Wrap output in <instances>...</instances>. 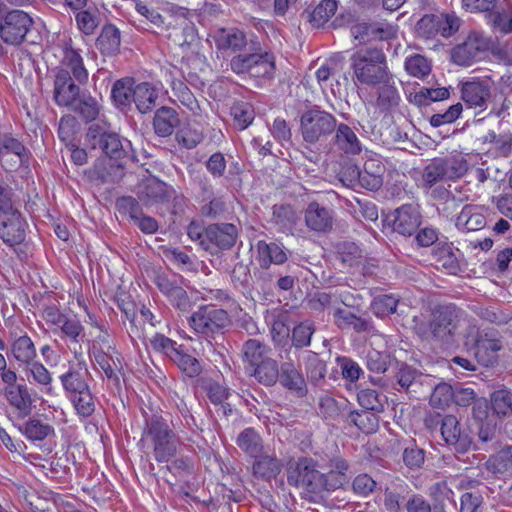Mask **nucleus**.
Masks as SVG:
<instances>
[{"instance_id":"nucleus-60","label":"nucleus","mask_w":512,"mask_h":512,"mask_svg":"<svg viewBox=\"0 0 512 512\" xmlns=\"http://www.w3.org/2000/svg\"><path fill=\"white\" fill-rule=\"evenodd\" d=\"M444 158H434L423 170L422 180L426 187L447 179Z\"/></svg>"},{"instance_id":"nucleus-47","label":"nucleus","mask_w":512,"mask_h":512,"mask_svg":"<svg viewBox=\"0 0 512 512\" xmlns=\"http://www.w3.org/2000/svg\"><path fill=\"white\" fill-rule=\"evenodd\" d=\"M370 411L371 410H352L345 415V419L348 423L355 425L362 432L370 434L376 432L379 427L378 416Z\"/></svg>"},{"instance_id":"nucleus-28","label":"nucleus","mask_w":512,"mask_h":512,"mask_svg":"<svg viewBox=\"0 0 512 512\" xmlns=\"http://www.w3.org/2000/svg\"><path fill=\"white\" fill-rule=\"evenodd\" d=\"M334 323L341 330L352 329L357 333L367 332L372 328L371 322L368 318L358 316L355 313L337 308L334 311Z\"/></svg>"},{"instance_id":"nucleus-19","label":"nucleus","mask_w":512,"mask_h":512,"mask_svg":"<svg viewBox=\"0 0 512 512\" xmlns=\"http://www.w3.org/2000/svg\"><path fill=\"white\" fill-rule=\"evenodd\" d=\"M433 262L438 269L450 275H458L462 269V253L452 243H438L431 253Z\"/></svg>"},{"instance_id":"nucleus-62","label":"nucleus","mask_w":512,"mask_h":512,"mask_svg":"<svg viewBox=\"0 0 512 512\" xmlns=\"http://www.w3.org/2000/svg\"><path fill=\"white\" fill-rule=\"evenodd\" d=\"M491 406L499 416L512 415V393L506 389L494 391L491 395Z\"/></svg>"},{"instance_id":"nucleus-6","label":"nucleus","mask_w":512,"mask_h":512,"mask_svg":"<svg viewBox=\"0 0 512 512\" xmlns=\"http://www.w3.org/2000/svg\"><path fill=\"white\" fill-rule=\"evenodd\" d=\"M336 118L318 106L306 110L300 117V130L303 140L309 144L331 135L336 129Z\"/></svg>"},{"instance_id":"nucleus-22","label":"nucleus","mask_w":512,"mask_h":512,"mask_svg":"<svg viewBox=\"0 0 512 512\" xmlns=\"http://www.w3.org/2000/svg\"><path fill=\"white\" fill-rule=\"evenodd\" d=\"M351 35L360 43L389 40L396 36V29L388 23H356L350 28Z\"/></svg>"},{"instance_id":"nucleus-50","label":"nucleus","mask_w":512,"mask_h":512,"mask_svg":"<svg viewBox=\"0 0 512 512\" xmlns=\"http://www.w3.org/2000/svg\"><path fill=\"white\" fill-rule=\"evenodd\" d=\"M450 92L447 88H427L421 87L414 94L410 95V102L418 107L428 106L432 102L443 101L448 99Z\"/></svg>"},{"instance_id":"nucleus-23","label":"nucleus","mask_w":512,"mask_h":512,"mask_svg":"<svg viewBox=\"0 0 512 512\" xmlns=\"http://www.w3.org/2000/svg\"><path fill=\"white\" fill-rule=\"evenodd\" d=\"M3 394L17 419L24 420L31 415L34 400L26 384L3 390Z\"/></svg>"},{"instance_id":"nucleus-31","label":"nucleus","mask_w":512,"mask_h":512,"mask_svg":"<svg viewBox=\"0 0 512 512\" xmlns=\"http://www.w3.org/2000/svg\"><path fill=\"white\" fill-rule=\"evenodd\" d=\"M158 92L150 83L141 82L134 86L132 102L141 114L151 112L156 106Z\"/></svg>"},{"instance_id":"nucleus-36","label":"nucleus","mask_w":512,"mask_h":512,"mask_svg":"<svg viewBox=\"0 0 512 512\" xmlns=\"http://www.w3.org/2000/svg\"><path fill=\"white\" fill-rule=\"evenodd\" d=\"M26 374L30 382H33L40 387L41 392L47 395H54L52 375L42 363L32 361L27 364Z\"/></svg>"},{"instance_id":"nucleus-46","label":"nucleus","mask_w":512,"mask_h":512,"mask_svg":"<svg viewBox=\"0 0 512 512\" xmlns=\"http://www.w3.org/2000/svg\"><path fill=\"white\" fill-rule=\"evenodd\" d=\"M379 85L380 87L377 91L376 106L380 111L389 112L398 107L401 98L394 85V80L392 79L390 82L380 83Z\"/></svg>"},{"instance_id":"nucleus-29","label":"nucleus","mask_w":512,"mask_h":512,"mask_svg":"<svg viewBox=\"0 0 512 512\" xmlns=\"http://www.w3.org/2000/svg\"><path fill=\"white\" fill-rule=\"evenodd\" d=\"M271 347L264 341L256 338H249L244 341L241 348L242 361L249 368L265 360L271 354Z\"/></svg>"},{"instance_id":"nucleus-58","label":"nucleus","mask_w":512,"mask_h":512,"mask_svg":"<svg viewBox=\"0 0 512 512\" xmlns=\"http://www.w3.org/2000/svg\"><path fill=\"white\" fill-rule=\"evenodd\" d=\"M171 87L173 95L183 106L187 107L194 114L199 113L200 107L195 96L182 80H172Z\"/></svg>"},{"instance_id":"nucleus-3","label":"nucleus","mask_w":512,"mask_h":512,"mask_svg":"<svg viewBox=\"0 0 512 512\" xmlns=\"http://www.w3.org/2000/svg\"><path fill=\"white\" fill-rule=\"evenodd\" d=\"M86 138L92 149L99 148L107 157L118 161L119 168H124L129 162L134 163L137 160L128 139L120 137L115 132L106 131L99 124H92L88 128Z\"/></svg>"},{"instance_id":"nucleus-14","label":"nucleus","mask_w":512,"mask_h":512,"mask_svg":"<svg viewBox=\"0 0 512 512\" xmlns=\"http://www.w3.org/2000/svg\"><path fill=\"white\" fill-rule=\"evenodd\" d=\"M279 358L282 360L278 378L280 384L289 391L294 392L298 397L305 396L307 393L306 382L294 364L291 357V347H286L284 354L279 352Z\"/></svg>"},{"instance_id":"nucleus-54","label":"nucleus","mask_w":512,"mask_h":512,"mask_svg":"<svg viewBox=\"0 0 512 512\" xmlns=\"http://www.w3.org/2000/svg\"><path fill=\"white\" fill-rule=\"evenodd\" d=\"M71 401L77 415L88 418L96 409V399L92 394L90 388L68 397Z\"/></svg>"},{"instance_id":"nucleus-48","label":"nucleus","mask_w":512,"mask_h":512,"mask_svg":"<svg viewBox=\"0 0 512 512\" xmlns=\"http://www.w3.org/2000/svg\"><path fill=\"white\" fill-rule=\"evenodd\" d=\"M487 471L494 475L512 472V446L502 448L485 462Z\"/></svg>"},{"instance_id":"nucleus-52","label":"nucleus","mask_w":512,"mask_h":512,"mask_svg":"<svg viewBox=\"0 0 512 512\" xmlns=\"http://www.w3.org/2000/svg\"><path fill=\"white\" fill-rule=\"evenodd\" d=\"M133 78H122L117 80L112 87L111 96L117 106L128 107L132 103L134 93Z\"/></svg>"},{"instance_id":"nucleus-9","label":"nucleus","mask_w":512,"mask_h":512,"mask_svg":"<svg viewBox=\"0 0 512 512\" xmlns=\"http://www.w3.org/2000/svg\"><path fill=\"white\" fill-rule=\"evenodd\" d=\"M386 221L394 232L405 237H410L414 235L420 227L422 215L418 206L414 204H404L388 215Z\"/></svg>"},{"instance_id":"nucleus-24","label":"nucleus","mask_w":512,"mask_h":512,"mask_svg":"<svg viewBox=\"0 0 512 512\" xmlns=\"http://www.w3.org/2000/svg\"><path fill=\"white\" fill-rule=\"evenodd\" d=\"M89 371L84 360L69 366V369L60 375L59 379L67 397L76 395L89 387L86 376Z\"/></svg>"},{"instance_id":"nucleus-16","label":"nucleus","mask_w":512,"mask_h":512,"mask_svg":"<svg viewBox=\"0 0 512 512\" xmlns=\"http://www.w3.org/2000/svg\"><path fill=\"white\" fill-rule=\"evenodd\" d=\"M474 345L475 357L481 365L489 367L497 362L498 352L502 349L498 331L494 329L479 331Z\"/></svg>"},{"instance_id":"nucleus-32","label":"nucleus","mask_w":512,"mask_h":512,"mask_svg":"<svg viewBox=\"0 0 512 512\" xmlns=\"http://www.w3.org/2000/svg\"><path fill=\"white\" fill-rule=\"evenodd\" d=\"M250 369L252 371L251 375L264 386L271 387L278 381L280 365L278 361L271 356L257 363Z\"/></svg>"},{"instance_id":"nucleus-30","label":"nucleus","mask_w":512,"mask_h":512,"mask_svg":"<svg viewBox=\"0 0 512 512\" xmlns=\"http://www.w3.org/2000/svg\"><path fill=\"white\" fill-rule=\"evenodd\" d=\"M62 67L70 71L74 79L79 84H86L88 81V71L84 66L83 59L78 50L66 46L61 60Z\"/></svg>"},{"instance_id":"nucleus-49","label":"nucleus","mask_w":512,"mask_h":512,"mask_svg":"<svg viewBox=\"0 0 512 512\" xmlns=\"http://www.w3.org/2000/svg\"><path fill=\"white\" fill-rule=\"evenodd\" d=\"M383 167L373 161H367L360 172L359 186L367 190L376 191L383 184Z\"/></svg>"},{"instance_id":"nucleus-42","label":"nucleus","mask_w":512,"mask_h":512,"mask_svg":"<svg viewBox=\"0 0 512 512\" xmlns=\"http://www.w3.org/2000/svg\"><path fill=\"white\" fill-rule=\"evenodd\" d=\"M253 463V474L257 478L269 480L275 478L282 469V463L272 455H262L255 458Z\"/></svg>"},{"instance_id":"nucleus-41","label":"nucleus","mask_w":512,"mask_h":512,"mask_svg":"<svg viewBox=\"0 0 512 512\" xmlns=\"http://www.w3.org/2000/svg\"><path fill=\"white\" fill-rule=\"evenodd\" d=\"M120 44L121 38L119 29L113 24L105 25L96 42L101 53L105 55H114L119 52Z\"/></svg>"},{"instance_id":"nucleus-35","label":"nucleus","mask_w":512,"mask_h":512,"mask_svg":"<svg viewBox=\"0 0 512 512\" xmlns=\"http://www.w3.org/2000/svg\"><path fill=\"white\" fill-rule=\"evenodd\" d=\"M299 216L293 206L289 204L274 205L272 207V223L284 233L292 232L296 227Z\"/></svg>"},{"instance_id":"nucleus-7","label":"nucleus","mask_w":512,"mask_h":512,"mask_svg":"<svg viewBox=\"0 0 512 512\" xmlns=\"http://www.w3.org/2000/svg\"><path fill=\"white\" fill-rule=\"evenodd\" d=\"M492 47V40L481 32H471L464 42L456 45L451 51L453 63L459 66H470L481 60Z\"/></svg>"},{"instance_id":"nucleus-59","label":"nucleus","mask_w":512,"mask_h":512,"mask_svg":"<svg viewBox=\"0 0 512 512\" xmlns=\"http://www.w3.org/2000/svg\"><path fill=\"white\" fill-rule=\"evenodd\" d=\"M227 210L226 201L222 196H208L207 199H203L200 205L201 216L209 219L221 218Z\"/></svg>"},{"instance_id":"nucleus-1","label":"nucleus","mask_w":512,"mask_h":512,"mask_svg":"<svg viewBox=\"0 0 512 512\" xmlns=\"http://www.w3.org/2000/svg\"><path fill=\"white\" fill-rule=\"evenodd\" d=\"M180 444L178 435L161 416L154 415L146 420L139 445L151 447L158 463L169 462L177 454Z\"/></svg>"},{"instance_id":"nucleus-21","label":"nucleus","mask_w":512,"mask_h":512,"mask_svg":"<svg viewBox=\"0 0 512 512\" xmlns=\"http://www.w3.org/2000/svg\"><path fill=\"white\" fill-rule=\"evenodd\" d=\"M413 494L411 486L403 479L395 478L384 490V507L387 512H401Z\"/></svg>"},{"instance_id":"nucleus-39","label":"nucleus","mask_w":512,"mask_h":512,"mask_svg":"<svg viewBox=\"0 0 512 512\" xmlns=\"http://www.w3.org/2000/svg\"><path fill=\"white\" fill-rule=\"evenodd\" d=\"M336 0H322L312 11L305 10L302 14L312 27L323 26L337 11Z\"/></svg>"},{"instance_id":"nucleus-61","label":"nucleus","mask_w":512,"mask_h":512,"mask_svg":"<svg viewBox=\"0 0 512 512\" xmlns=\"http://www.w3.org/2000/svg\"><path fill=\"white\" fill-rule=\"evenodd\" d=\"M441 16L436 14H425L415 26L416 33L419 37L425 39L434 38L440 33Z\"/></svg>"},{"instance_id":"nucleus-53","label":"nucleus","mask_w":512,"mask_h":512,"mask_svg":"<svg viewBox=\"0 0 512 512\" xmlns=\"http://www.w3.org/2000/svg\"><path fill=\"white\" fill-rule=\"evenodd\" d=\"M233 126L237 130H245L254 120L255 112L253 106L248 102H235L231 107Z\"/></svg>"},{"instance_id":"nucleus-57","label":"nucleus","mask_w":512,"mask_h":512,"mask_svg":"<svg viewBox=\"0 0 512 512\" xmlns=\"http://www.w3.org/2000/svg\"><path fill=\"white\" fill-rule=\"evenodd\" d=\"M188 377L194 378L200 375L202 366L198 359L185 353L182 347L170 359Z\"/></svg>"},{"instance_id":"nucleus-11","label":"nucleus","mask_w":512,"mask_h":512,"mask_svg":"<svg viewBox=\"0 0 512 512\" xmlns=\"http://www.w3.org/2000/svg\"><path fill=\"white\" fill-rule=\"evenodd\" d=\"M27 222L17 210L0 214V239L9 247H14L25 241Z\"/></svg>"},{"instance_id":"nucleus-33","label":"nucleus","mask_w":512,"mask_h":512,"mask_svg":"<svg viewBox=\"0 0 512 512\" xmlns=\"http://www.w3.org/2000/svg\"><path fill=\"white\" fill-rule=\"evenodd\" d=\"M179 124L177 112L170 107L162 106L159 108L153 118V127L155 133L160 137H168Z\"/></svg>"},{"instance_id":"nucleus-18","label":"nucleus","mask_w":512,"mask_h":512,"mask_svg":"<svg viewBox=\"0 0 512 512\" xmlns=\"http://www.w3.org/2000/svg\"><path fill=\"white\" fill-rule=\"evenodd\" d=\"M304 221L309 231L327 234L334 227L335 213L333 209L312 201L304 211Z\"/></svg>"},{"instance_id":"nucleus-55","label":"nucleus","mask_w":512,"mask_h":512,"mask_svg":"<svg viewBox=\"0 0 512 512\" xmlns=\"http://www.w3.org/2000/svg\"><path fill=\"white\" fill-rule=\"evenodd\" d=\"M250 77L272 78L275 73V57L269 52L257 53Z\"/></svg>"},{"instance_id":"nucleus-27","label":"nucleus","mask_w":512,"mask_h":512,"mask_svg":"<svg viewBox=\"0 0 512 512\" xmlns=\"http://www.w3.org/2000/svg\"><path fill=\"white\" fill-rule=\"evenodd\" d=\"M490 96V89L483 82L472 81L462 85L461 98L470 108H486Z\"/></svg>"},{"instance_id":"nucleus-12","label":"nucleus","mask_w":512,"mask_h":512,"mask_svg":"<svg viewBox=\"0 0 512 512\" xmlns=\"http://www.w3.org/2000/svg\"><path fill=\"white\" fill-rule=\"evenodd\" d=\"M173 193V186L156 177H149L138 185L137 197L146 207H153L169 203Z\"/></svg>"},{"instance_id":"nucleus-8","label":"nucleus","mask_w":512,"mask_h":512,"mask_svg":"<svg viewBox=\"0 0 512 512\" xmlns=\"http://www.w3.org/2000/svg\"><path fill=\"white\" fill-rule=\"evenodd\" d=\"M189 323L197 333L210 336L226 328L230 324V318L224 309L206 305L191 315Z\"/></svg>"},{"instance_id":"nucleus-38","label":"nucleus","mask_w":512,"mask_h":512,"mask_svg":"<svg viewBox=\"0 0 512 512\" xmlns=\"http://www.w3.org/2000/svg\"><path fill=\"white\" fill-rule=\"evenodd\" d=\"M18 429L30 441H43L54 434L53 426L36 417L18 425Z\"/></svg>"},{"instance_id":"nucleus-4","label":"nucleus","mask_w":512,"mask_h":512,"mask_svg":"<svg viewBox=\"0 0 512 512\" xmlns=\"http://www.w3.org/2000/svg\"><path fill=\"white\" fill-rule=\"evenodd\" d=\"M287 483L300 490L302 498L310 502L322 499V472L312 458L302 457L287 467Z\"/></svg>"},{"instance_id":"nucleus-26","label":"nucleus","mask_w":512,"mask_h":512,"mask_svg":"<svg viewBox=\"0 0 512 512\" xmlns=\"http://www.w3.org/2000/svg\"><path fill=\"white\" fill-rule=\"evenodd\" d=\"M256 248L261 269L267 270L271 264L281 265L288 259L284 248L275 242L259 241Z\"/></svg>"},{"instance_id":"nucleus-15","label":"nucleus","mask_w":512,"mask_h":512,"mask_svg":"<svg viewBox=\"0 0 512 512\" xmlns=\"http://www.w3.org/2000/svg\"><path fill=\"white\" fill-rule=\"evenodd\" d=\"M79 83L70 75V71L57 68L54 77L53 98L58 106L69 107L73 105L81 94Z\"/></svg>"},{"instance_id":"nucleus-64","label":"nucleus","mask_w":512,"mask_h":512,"mask_svg":"<svg viewBox=\"0 0 512 512\" xmlns=\"http://www.w3.org/2000/svg\"><path fill=\"white\" fill-rule=\"evenodd\" d=\"M483 491L480 489L466 491L460 498L459 512H482Z\"/></svg>"},{"instance_id":"nucleus-43","label":"nucleus","mask_w":512,"mask_h":512,"mask_svg":"<svg viewBox=\"0 0 512 512\" xmlns=\"http://www.w3.org/2000/svg\"><path fill=\"white\" fill-rule=\"evenodd\" d=\"M488 12L489 23L495 32L508 34L512 32V5H496Z\"/></svg>"},{"instance_id":"nucleus-56","label":"nucleus","mask_w":512,"mask_h":512,"mask_svg":"<svg viewBox=\"0 0 512 512\" xmlns=\"http://www.w3.org/2000/svg\"><path fill=\"white\" fill-rule=\"evenodd\" d=\"M314 332L315 326L312 321L305 320L297 324L291 333V349L295 348L298 350L310 346Z\"/></svg>"},{"instance_id":"nucleus-20","label":"nucleus","mask_w":512,"mask_h":512,"mask_svg":"<svg viewBox=\"0 0 512 512\" xmlns=\"http://www.w3.org/2000/svg\"><path fill=\"white\" fill-rule=\"evenodd\" d=\"M441 435L446 444L453 446L458 453L467 452L472 445L469 434L461 430L460 423L454 415H446L442 418Z\"/></svg>"},{"instance_id":"nucleus-40","label":"nucleus","mask_w":512,"mask_h":512,"mask_svg":"<svg viewBox=\"0 0 512 512\" xmlns=\"http://www.w3.org/2000/svg\"><path fill=\"white\" fill-rule=\"evenodd\" d=\"M216 46L220 50L241 51L246 47L247 41L245 34L238 29H221L216 37Z\"/></svg>"},{"instance_id":"nucleus-13","label":"nucleus","mask_w":512,"mask_h":512,"mask_svg":"<svg viewBox=\"0 0 512 512\" xmlns=\"http://www.w3.org/2000/svg\"><path fill=\"white\" fill-rule=\"evenodd\" d=\"M205 251L215 254L217 250L231 249L238 238V230L234 224L218 223L206 227Z\"/></svg>"},{"instance_id":"nucleus-44","label":"nucleus","mask_w":512,"mask_h":512,"mask_svg":"<svg viewBox=\"0 0 512 512\" xmlns=\"http://www.w3.org/2000/svg\"><path fill=\"white\" fill-rule=\"evenodd\" d=\"M286 314H279L273 318L270 327V336L274 347L279 349V352L284 354L286 347H291L288 341L290 335V329L287 325Z\"/></svg>"},{"instance_id":"nucleus-37","label":"nucleus","mask_w":512,"mask_h":512,"mask_svg":"<svg viewBox=\"0 0 512 512\" xmlns=\"http://www.w3.org/2000/svg\"><path fill=\"white\" fill-rule=\"evenodd\" d=\"M236 445L250 457L257 458L263 451V440L254 428H245L239 433Z\"/></svg>"},{"instance_id":"nucleus-10","label":"nucleus","mask_w":512,"mask_h":512,"mask_svg":"<svg viewBox=\"0 0 512 512\" xmlns=\"http://www.w3.org/2000/svg\"><path fill=\"white\" fill-rule=\"evenodd\" d=\"M458 313L453 305L438 307L432 314V338L449 343L458 327Z\"/></svg>"},{"instance_id":"nucleus-17","label":"nucleus","mask_w":512,"mask_h":512,"mask_svg":"<svg viewBox=\"0 0 512 512\" xmlns=\"http://www.w3.org/2000/svg\"><path fill=\"white\" fill-rule=\"evenodd\" d=\"M154 283L174 308L181 312H189L192 309V302L186 290L176 278H170L164 273L157 274Z\"/></svg>"},{"instance_id":"nucleus-5","label":"nucleus","mask_w":512,"mask_h":512,"mask_svg":"<svg viewBox=\"0 0 512 512\" xmlns=\"http://www.w3.org/2000/svg\"><path fill=\"white\" fill-rule=\"evenodd\" d=\"M34 21L32 17L18 9H9L0 3V38L8 45L18 46L27 41V35Z\"/></svg>"},{"instance_id":"nucleus-45","label":"nucleus","mask_w":512,"mask_h":512,"mask_svg":"<svg viewBox=\"0 0 512 512\" xmlns=\"http://www.w3.org/2000/svg\"><path fill=\"white\" fill-rule=\"evenodd\" d=\"M11 353L13 357L22 364H29L37 356L36 347L27 335L14 337L11 344Z\"/></svg>"},{"instance_id":"nucleus-34","label":"nucleus","mask_w":512,"mask_h":512,"mask_svg":"<svg viewBox=\"0 0 512 512\" xmlns=\"http://www.w3.org/2000/svg\"><path fill=\"white\" fill-rule=\"evenodd\" d=\"M455 225L463 232L476 231L485 227L486 218L479 211L478 207L465 205L458 215Z\"/></svg>"},{"instance_id":"nucleus-51","label":"nucleus","mask_w":512,"mask_h":512,"mask_svg":"<svg viewBox=\"0 0 512 512\" xmlns=\"http://www.w3.org/2000/svg\"><path fill=\"white\" fill-rule=\"evenodd\" d=\"M69 108L78 113L86 122L95 120L100 112L98 101L84 92L79 95L73 105H69Z\"/></svg>"},{"instance_id":"nucleus-2","label":"nucleus","mask_w":512,"mask_h":512,"mask_svg":"<svg viewBox=\"0 0 512 512\" xmlns=\"http://www.w3.org/2000/svg\"><path fill=\"white\" fill-rule=\"evenodd\" d=\"M351 68L358 82L368 86L390 82L393 75L388 69L386 55L379 48H366L351 57Z\"/></svg>"},{"instance_id":"nucleus-25","label":"nucleus","mask_w":512,"mask_h":512,"mask_svg":"<svg viewBox=\"0 0 512 512\" xmlns=\"http://www.w3.org/2000/svg\"><path fill=\"white\" fill-rule=\"evenodd\" d=\"M333 144L338 151L346 155H359L362 152V143L354 130L345 123L336 124Z\"/></svg>"},{"instance_id":"nucleus-63","label":"nucleus","mask_w":512,"mask_h":512,"mask_svg":"<svg viewBox=\"0 0 512 512\" xmlns=\"http://www.w3.org/2000/svg\"><path fill=\"white\" fill-rule=\"evenodd\" d=\"M359 405L365 410H371L376 413L383 412L384 405L381 395L375 389H362L357 393Z\"/></svg>"}]
</instances>
